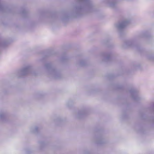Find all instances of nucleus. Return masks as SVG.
Listing matches in <instances>:
<instances>
[{
    "instance_id": "1",
    "label": "nucleus",
    "mask_w": 154,
    "mask_h": 154,
    "mask_svg": "<svg viewBox=\"0 0 154 154\" xmlns=\"http://www.w3.org/2000/svg\"><path fill=\"white\" fill-rule=\"evenodd\" d=\"M38 128L37 127H33L31 129V132L33 134H37L38 133Z\"/></svg>"
},
{
    "instance_id": "2",
    "label": "nucleus",
    "mask_w": 154,
    "mask_h": 154,
    "mask_svg": "<svg viewBox=\"0 0 154 154\" xmlns=\"http://www.w3.org/2000/svg\"><path fill=\"white\" fill-rule=\"evenodd\" d=\"M30 151L29 150H27L26 152V154H29L30 153Z\"/></svg>"
}]
</instances>
